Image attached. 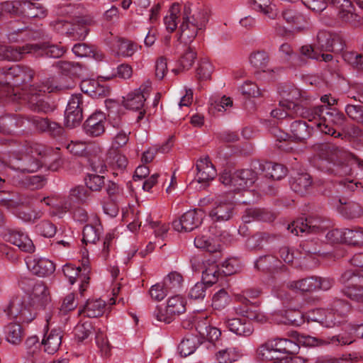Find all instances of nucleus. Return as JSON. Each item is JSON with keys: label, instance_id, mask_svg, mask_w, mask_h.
<instances>
[{"label": "nucleus", "instance_id": "nucleus-11", "mask_svg": "<svg viewBox=\"0 0 363 363\" xmlns=\"http://www.w3.org/2000/svg\"><path fill=\"white\" fill-rule=\"evenodd\" d=\"M149 86H146L143 89L142 87H140L138 89L128 94L123 101L124 106L126 108L139 111L137 117L138 121L144 118L145 111L143 109V106L146 99L149 96Z\"/></svg>", "mask_w": 363, "mask_h": 363}, {"label": "nucleus", "instance_id": "nucleus-23", "mask_svg": "<svg viewBox=\"0 0 363 363\" xmlns=\"http://www.w3.org/2000/svg\"><path fill=\"white\" fill-rule=\"evenodd\" d=\"M306 319H307V313L304 315L299 311L295 310L279 311L273 314V320L278 324L299 325Z\"/></svg>", "mask_w": 363, "mask_h": 363}, {"label": "nucleus", "instance_id": "nucleus-39", "mask_svg": "<svg viewBox=\"0 0 363 363\" xmlns=\"http://www.w3.org/2000/svg\"><path fill=\"white\" fill-rule=\"evenodd\" d=\"M314 127L311 125L309 127L306 122L301 121H294L291 125V137L296 140H303L309 138L311 130Z\"/></svg>", "mask_w": 363, "mask_h": 363}, {"label": "nucleus", "instance_id": "nucleus-40", "mask_svg": "<svg viewBox=\"0 0 363 363\" xmlns=\"http://www.w3.org/2000/svg\"><path fill=\"white\" fill-rule=\"evenodd\" d=\"M242 356V352L235 347L219 350L215 355L218 363H233L238 361Z\"/></svg>", "mask_w": 363, "mask_h": 363}, {"label": "nucleus", "instance_id": "nucleus-1", "mask_svg": "<svg viewBox=\"0 0 363 363\" xmlns=\"http://www.w3.org/2000/svg\"><path fill=\"white\" fill-rule=\"evenodd\" d=\"M290 338H275L270 340L274 347L280 351L284 356L288 354H296L299 350V345L309 347L320 346L330 343L347 345L353 342L352 339L347 340L344 337L333 336L330 340L318 339L310 335L300 334L296 331H291L289 333Z\"/></svg>", "mask_w": 363, "mask_h": 363}, {"label": "nucleus", "instance_id": "nucleus-46", "mask_svg": "<svg viewBox=\"0 0 363 363\" xmlns=\"http://www.w3.org/2000/svg\"><path fill=\"white\" fill-rule=\"evenodd\" d=\"M311 184V177L307 173L299 174L291 181V189L300 194L305 193Z\"/></svg>", "mask_w": 363, "mask_h": 363}, {"label": "nucleus", "instance_id": "nucleus-5", "mask_svg": "<svg viewBox=\"0 0 363 363\" xmlns=\"http://www.w3.org/2000/svg\"><path fill=\"white\" fill-rule=\"evenodd\" d=\"M349 309L347 302L338 299L333 303V312L326 313L323 309H314L307 313V320L318 322L326 328H333L341 322L340 320H337L335 313L337 318H342Z\"/></svg>", "mask_w": 363, "mask_h": 363}, {"label": "nucleus", "instance_id": "nucleus-61", "mask_svg": "<svg viewBox=\"0 0 363 363\" xmlns=\"http://www.w3.org/2000/svg\"><path fill=\"white\" fill-rule=\"evenodd\" d=\"M56 227L50 221L43 220L36 225V232L46 238H51L56 233Z\"/></svg>", "mask_w": 363, "mask_h": 363}, {"label": "nucleus", "instance_id": "nucleus-56", "mask_svg": "<svg viewBox=\"0 0 363 363\" xmlns=\"http://www.w3.org/2000/svg\"><path fill=\"white\" fill-rule=\"evenodd\" d=\"M266 176L274 180L284 178L287 173L286 169L279 164H267L265 167Z\"/></svg>", "mask_w": 363, "mask_h": 363}, {"label": "nucleus", "instance_id": "nucleus-37", "mask_svg": "<svg viewBox=\"0 0 363 363\" xmlns=\"http://www.w3.org/2000/svg\"><path fill=\"white\" fill-rule=\"evenodd\" d=\"M102 227L99 220L96 219L94 224L87 225L83 229L82 241L87 243H96L100 238Z\"/></svg>", "mask_w": 363, "mask_h": 363}, {"label": "nucleus", "instance_id": "nucleus-59", "mask_svg": "<svg viewBox=\"0 0 363 363\" xmlns=\"http://www.w3.org/2000/svg\"><path fill=\"white\" fill-rule=\"evenodd\" d=\"M303 4L309 9L315 12H322L328 4L333 5L334 0H301Z\"/></svg>", "mask_w": 363, "mask_h": 363}, {"label": "nucleus", "instance_id": "nucleus-25", "mask_svg": "<svg viewBox=\"0 0 363 363\" xmlns=\"http://www.w3.org/2000/svg\"><path fill=\"white\" fill-rule=\"evenodd\" d=\"M62 332L60 329H53L47 332L42 340L44 351L48 354H55L62 343Z\"/></svg>", "mask_w": 363, "mask_h": 363}, {"label": "nucleus", "instance_id": "nucleus-12", "mask_svg": "<svg viewBox=\"0 0 363 363\" xmlns=\"http://www.w3.org/2000/svg\"><path fill=\"white\" fill-rule=\"evenodd\" d=\"M37 307L30 301L29 303L22 302L20 298H16L9 305V315L12 317L18 316L23 322L29 323L35 318Z\"/></svg>", "mask_w": 363, "mask_h": 363}, {"label": "nucleus", "instance_id": "nucleus-63", "mask_svg": "<svg viewBox=\"0 0 363 363\" xmlns=\"http://www.w3.org/2000/svg\"><path fill=\"white\" fill-rule=\"evenodd\" d=\"M228 301V296L227 292L220 289L216 292L212 298V306L217 310L224 308Z\"/></svg>", "mask_w": 363, "mask_h": 363}, {"label": "nucleus", "instance_id": "nucleus-49", "mask_svg": "<svg viewBox=\"0 0 363 363\" xmlns=\"http://www.w3.org/2000/svg\"><path fill=\"white\" fill-rule=\"evenodd\" d=\"M196 330L201 337L207 339L209 342L218 340L221 335L219 329L209 325L206 322L198 323Z\"/></svg>", "mask_w": 363, "mask_h": 363}, {"label": "nucleus", "instance_id": "nucleus-3", "mask_svg": "<svg viewBox=\"0 0 363 363\" xmlns=\"http://www.w3.org/2000/svg\"><path fill=\"white\" fill-rule=\"evenodd\" d=\"M55 150L47 148L43 145L35 144L27 149V152L19 159L17 168L23 172H35L39 169L42 164L47 162L50 154Z\"/></svg>", "mask_w": 363, "mask_h": 363}, {"label": "nucleus", "instance_id": "nucleus-16", "mask_svg": "<svg viewBox=\"0 0 363 363\" xmlns=\"http://www.w3.org/2000/svg\"><path fill=\"white\" fill-rule=\"evenodd\" d=\"M82 96L80 94L72 95L68 101L65 110V125L69 128H74L79 125L82 120V109L80 106Z\"/></svg>", "mask_w": 363, "mask_h": 363}, {"label": "nucleus", "instance_id": "nucleus-51", "mask_svg": "<svg viewBox=\"0 0 363 363\" xmlns=\"http://www.w3.org/2000/svg\"><path fill=\"white\" fill-rule=\"evenodd\" d=\"M340 202L342 204L340 211L345 216L354 218L363 215V209L359 203L354 202L342 203L341 200H340Z\"/></svg>", "mask_w": 363, "mask_h": 363}, {"label": "nucleus", "instance_id": "nucleus-15", "mask_svg": "<svg viewBox=\"0 0 363 363\" xmlns=\"http://www.w3.org/2000/svg\"><path fill=\"white\" fill-rule=\"evenodd\" d=\"M201 213L196 210L184 213L179 219L172 222V227L177 232H189L201 223Z\"/></svg>", "mask_w": 363, "mask_h": 363}, {"label": "nucleus", "instance_id": "nucleus-50", "mask_svg": "<svg viewBox=\"0 0 363 363\" xmlns=\"http://www.w3.org/2000/svg\"><path fill=\"white\" fill-rule=\"evenodd\" d=\"M249 62L255 69L264 70L269 62V56L264 51H255L250 54Z\"/></svg>", "mask_w": 363, "mask_h": 363}, {"label": "nucleus", "instance_id": "nucleus-58", "mask_svg": "<svg viewBox=\"0 0 363 363\" xmlns=\"http://www.w3.org/2000/svg\"><path fill=\"white\" fill-rule=\"evenodd\" d=\"M274 347L271 340L261 345L257 350V359L263 362H272L273 356L271 355V349Z\"/></svg>", "mask_w": 363, "mask_h": 363}, {"label": "nucleus", "instance_id": "nucleus-32", "mask_svg": "<svg viewBox=\"0 0 363 363\" xmlns=\"http://www.w3.org/2000/svg\"><path fill=\"white\" fill-rule=\"evenodd\" d=\"M30 52H33V45H28L19 48H14L11 46H1L0 60L17 61L21 58L22 54Z\"/></svg>", "mask_w": 363, "mask_h": 363}, {"label": "nucleus", "instance_id": "nucleus-22", "mask_svg": "<svg viewBox=\"0 0 363 363\" xmlns=\"http://www.w3.org/2000/svg\"><path fill=\"white\" fill-rule=\"evenodd\" d=\"M197 173L194 181L206 186L212 181L216 175V171L208 158H202L196 163Z\"/></svg>", "mask_w": 363, "mask_h": 363}, {"label": "nucleus", "instance_id": "nucleus-31", "mask_svg": "<svg viewBox=\"0 0 363 363\" xmlns=\"http://www.w3.org/2000/svg\"><path fill=\"white\" fill-rule=\"evenodd\" d=\"M138 46L127 39H119L114 44L112 51L118 57H129L137 52Z\"/></svg>", "mask_w": 363, "mask_h": 363}, {"label": "nucleus", "instance_id": "nucleus-64", "mask_svg": "<svg viewBox=\"0 0 363 363\" xmlns=\"http://www.w3.org/2000/svg\"><path fill=\"white\" fill-rule=\"evenodd\" d=\"M152 315L156 320L164 323H169L174 318L172 315L169 314L167 307L162 308L160 306L156 307L152 313Z\"/></svg>", "mask_w": 363, "mask_h": 363}, {"label": "nucleus", "instance_id": "nucleus-24", "mask_svg": "<svg viewBox=\"0 0 363 363\" xmlns=\"http://www.w3.org/2000/svg\"><path fill=\"white\" fill-rule=\"evenodd\" d=\"M28 268L39 277H46L52 274L55 269L54 263L46 258H33L27 262Z\"/></svg>", "mask_w": 363, "mask_h": 363}, {"label": "nucleus", "instance_id": "nucleus-34", "mask_svg": "<svg viewBox=\"0 0 363 363\" xmlns=\"http://www.w3.org/2000/svg\"><path fill=\"white\" fill-rule=\"evenodd\" d=\"M105 306L106 302L101 298L89 299L80 313L89 318H96L103 315Z\"/></svg>", "mask_w": 363, "mask_h": 363}, {"label": "nucleus", "instance_id": "nucleus-9", "mask_svg": "<svg viewBox=\"0 0 363 363\" xmlns=\"http://www.w3.org/2000/svg\"><path fill=\"white\" fill-rule=\"evenodd\" d=\"M342 281L345 285L342 293L352 301L363 303V278L346 271L342 275Z\"/></svg>", "mask_w": 363, "mask_h": 363}, {"label": "nucleus", "instance_id": "nucleus-54", "mask_svg": "<svg viewBox=\"0 0 363 363\" xmlns=\"http://www.w3.org/2000/svg\"><path fill=\"white\" fill-rule=\"evenodd\" d=\"M324 113H325V115H324L323 123L328 124L330 127H331L330 123L337 126H341L344 124L345 118L343 113L335 109L328 108L325 109Z\"/></svg>", "mask_w": 363, "mask_h": 363}, {"label": "nucleus", "instance_id": "nucleus-18", "mask_svg": "<svg viewBox=\"0 0 363 363\" xmlns=\"http://www.w3.org/2000/svg\"><path fill=\"white\" fill-rule=\"evenodd\" d=\"M106 119L104 113L99 111L91 115L84 123L85 133L91 137H99L106 130Z\"/></svg>", "mask_w": 363, "mask_h": 363}, {"label": "nucleus", "instance_id": "nucleus-7", "mask_svg": "<svg viewBox=\"0 0 363 363\" xmlns=\"http://www.w3.org/2000/svg\"><path fill=\"white\" fill-rule=\"evenodd\" d=\"M293 109L296 116H301L313 123V126L315 127L321 133L335 138H338L341 135L340 133H337L334 128L330 127L328 124L323 123L324 112L325 109H328V107L318 106L314 108H307L303 105L301 106L293 105Z\"/></svg>", "mask_w": 363, "mask_h": 363}, {"label": "nucleus", "instance_id": "nucleus-43", "mask_svg": "<svg viewBox=\"0 0 363 363\" xmlns=\"http://www.w3.org/2000/svg\"><path fill=\"white\" fill-rule=\"evenodd\" d=\"M199 345V340L196 335H187L181 341L178 349L182 356L186 357L193 354Z\"/></svg>", "mask_w": 363, "mask_h": 363}, {"label": "nucleus", "instance_id": "nucleus-53", "mask_svg": "<svg viewBox=\"0 0 363 363\" xmlns=\"http://www.w3.org/2000/svg\"><path fill=\"white\" fill-rule=\"evenodd\" d=\"M21 327L17 323H10L6 328V338L11 344L17 345L22 340Z\"/></svg>", "mask_w": 363, "mask_h": 363}, {"label": "nucleus", "instance_id": "nucleus-28", "mask_svg": "<svg viewBox=\"0 0 363 363\" xmlns=\"http://www.w3.org/2000/svg\"><path fill=\"white\" fill-rule=\"evenodd\" d=\"M213 228L203 231V233L196 237L194 239V245L197 248L205 250L210 252H215L220 249L219 242L210 237L211 231Z\"/></svg>", "mask_w": 363, "mask_h": 363}, {"label": "nucleus", "instance_id": "nucleus-17", "mask_svg": "<svg viewBox=\"0 0 363 363\" xmlns=\"http://www.w3.org/2000/svg\"><path fill=\"white\" fill-rule=\"evenodd\" d=\"M239 303L233 306V312L238 315L246 317L248 320H255L258 323H264L267 318L264 313L259 311L255 306L249 305L250 301L245 298H238Z\"/></svg>", "mask_w": 363, "mask_h": 363}, {"label": "nucleus", "instance_id": "nucleus-8", "mask_svg": "<svg viewBox=\"0 0 363 363\" xmlns=\"http://www.w3.org/2000/svg\"><path fill=\"white\" fill-rule=\"evenodd\" d=\"M255 172L251 169H242L233 173L224 172L220 177V182L233 192L246 191L255 183Z\"/></svg>", "mask_w": 363, "mask_h": 363}, {"label": "nucleus", "instance_id": "nucleus-47", "mask_svg": "<svg viewBox=\"0 0 363 363\" xmlns=\"http://www.w3.org/2000/svg\"><path fill=\"white\" fill-rule=\"evenodd\" d=\"M166 307L169 311V314L175 318L185 312L186 301L183 297L176 295L168 298Z\"/></svg>", "mask_w": 363, "mask_h": 363}, {"label": "nucleus", "instance_id": "nucleus-6", "mask_svg": "<svg viewBox=\"0 0 363 363\" xmlns=\"http://www.w3.org/2000/svg\"><path fill=\"white\" fill-rule=\"evenodd\" d=\"M353 157L345 150L335 149L327 159H320L318 167L323 171L334 172L340 175L350 174L352 171Z\"/></svg>", "mask_w": 363, "mask_h": 363}, {"label": "nucleus", "instance_id": "nucleus-60", "mask_svg": "<svg viewBox=\"0 0 363 363\" xmlns=\"http://www.w3.org/2000/svg\"><path fill=\"white\" fill-rule=\"evenodd\" d=\"M85 184L86 187L91 191H100L104 185V177L96 174H89L85 179Z\"/></svg>", "mask_w": 363, "mask_h": 363}, {"label": "nucleus", "instance_id": "nucleus-13", "mask_svg": "<svg viewBox=\"0 0 363 363\" xmlns=\"http://www.w3.org/2000/svg\"><path fill=\"white\" fill-rule=\"evenodd\" d=\"M62 271L71 284L80 281L79 290L81 293L86 290V286L89 279V273L90 269L85 262L83 263L82 268L74 267L72 264H66L63 266Z\"/></svg>", "mask_w": 363, "mask_h": 363}, {"label": "nucleus", "instance_id": "nucleus-26", "mask_svg": "<svg viewBox=\"0 0 363 363\" xmlns=\"http://www.w3.org/2000/svg\"><path fill=\"white\" fill-rule=\"evenodd\" d=\"M80 87L83 92L91 97L105 96L109 92V89L107 86L101 84L98 80L94 79L83 80Z\"/></svg>", "mask_w": 363, "mask_h": 363}, {"label": "nucleus", "instance_id": "nucleus-44", "mask_svg": "<svg viewBox=\"0 0 363 363\" xmlns=\"http://www.w3.org/2000/svg\"><path fill=\"white\" fill-rule=\"evenodd\" d=\"M106 162L114 169L123 171L128 164L127 158L115 150H110L106 158Z\"/></svg>", "mask_w": 363, "mask_h": 363}, {"label": "nucleus", "instance_id": "nucleus-27", "mask_svg": "<svg viewBox=\"0 0 363 363\" xmlns=\"http://www.w3.org/2000/svg\"><path fill=\"white\" fill-rule=\"evenodd\" d=\"M184 6L179 4H174L169 9L164 18L166 29L172 33L175 30L179 21H183V9Z\"/></svg>", "mask_w": 363, "mask_h": 363}, {"label": "nucleus", "instance_id": "nucleus-14", "mask_svg": "<svg viewBox=\"0 0 363 363\" xmlns=\"http://www.w3.org/2000/svg\"><path fill=\"white\" fill-rule=\"evenodd\" d=\"M333 6L337 9L339 19L352 26L357 27L361 23V18L355 13L350 0H334Z\"/></svg>", "mask_w": 363, "mask_h": 363}, {"label": "nucleus", "instance_id": "nucleus-30", "mask_svg": "<svg viewBox=\"0 0 363 363\" xmlns=\"http://www.w3.org/2000/svg\"><path fill=\"white\" fill-rule=\"evenodd\" d=\"M9 241L13 245L17 246L20 250L27 252L34 251V245L27 234L20 232H11L8 238Z\"/></svg>", "mask_w": 363, "mask_h": 363}, {"label": "nucleus", "instance_id": "nucleus-38", "mask_svg": "<svg viewBox=\"0 0 363 363\" xmlns=\"http://www.w3.org/2000/svg\"><path fill=\"white\" fill-rule=\"evenodd\" d=\"M63 47L44 43L41 45H33V52L45 55L50 57L57 58L63 55L65 53Z\"/></svg>", "mask_w": 363, "mask_h": 363}, {"label": "nucleus", "instance_id": "nucleus-21", "mask_svg": "<svg viewBox=\"0 0 363 363\" xmlns=\"http://www.w3.org/2000/svg\"><path fill=\"white\" fill-rule=\"evenodd\" d=\"M288 230L292 234L299 235L300 233L318 232L323 230V226L319 220L301 218L289 225Z\"/></svg>", "mask_w": 363, "mask_h": 363}, {"label": "nucleus", "instance_id": "nucleus-19", "mask_svg": "<svg viewBox=\"0 0 363 363\" xmlns=\"http://www.w3.org/2000/svg\"><path fill=\"white\" fill-rule=\"evenodd\" d=\"M233 202L222 196L217 199L209 216L214 221H225L233 216Z\"/></svg>", "mask_w": 363, "mask_h": 363}, {"label": "nucleus", "instance_id": "nucleus-52", "mask_svg": "<svg viewBox=\"0 0 363 363\" xmlns=\"http://www.w3.org/2000/svg\"><path fill=\"white\" fill-rule=\"evenodd\" d=\"M283 18L289 24H291L296 30H301L304 28L303 23L304 17L291 9H286L282 13Z\"/></svg>", "mask_w": 363, "mask_h": 363}, {"label": "nucleus", "instance_id": "nucleus-4", "mask_svg": "<svg viewBox=\"0 0 363 363\" xmlns=\"http://www.w3.org/2000/svg\"><path fill=\"white\" fill-rule=\"evenodd\" d=\"M57 89V86L54 84L52 80H48L40 87L33 85L28 89H23L22 93L18 90L15 91L14 97L15 99H23L26 101L34 111H44L46 105L43 100V93H50Z\"/></svg>", "mask_w": 363, "mask_h": 363}, {"label": "nucleus", "instance_id": "nucleus-29", "mask_svg": "<svg viewBox=\"0 0 363 363\" xmlns=\"http://www.w3.org/2000/svg\"><path fill=\"white\" fill-rule=\"evenodd\" d=\"M30 301L36 306H44L50 300L47 287L42 283H35L30 295Z\"/></svg>", "mask_w": 363, "mask_h": 363}, {"label": "nucleus", "instance_id": "nucleus-42", "mask_svg": "<svg viewBox=\"0 0 363 363\" xmlns=\"http://www.w3.org/2000/svg\"><path fill=\"white\" fill-rule=\"evenodd\" d=\"M23 71L17 65H12L6 70L0 69V84H10L16 78L23 79Z\"/></svg>", "mask_w": 363, "mask_h": 363}, {"label": "nucleus", "instance_id": "nucleus-10", "mask_svg": "<svg viewBox=\"0 0 363 363\" xmlns=\"http://www.w3.org/2000/svg\"><path fill=\"white\" fill-rule=\"evenodd\" d=\"M233 307L228 311L226 317L224 318L225 326L232 333L241 336H249L254 330L252 323L245 316L238 315L233 312Z\"/></svg>", "mask_w": 363, "mask_h": 363}, {"label": "nucleus", "instance_id": "nucleus-55", "mask_svg": "<svg viewBox=\"0 0 363 363\" xmlns=\"http://www.w3.org/2000/svg\"><path fill=\"white\" fill-rule=\"evenodd\" d=\"M183 283L182 276L176 272L169 273L164 280V285L168 291H177Z\"/></svg>", "mask_w": 363, "mask_h": 363}, {"label": "nucleus", "instance_id": "nucleus-36", "mask_svg": "<svg viewBox=\"0 0 363 363\" xmlns=\"http://www.w3.org/2000/svg\"><path fill=\"white\" fill-rule=\"evenodd\" d=\"M330 239L333 238L335 242H343L349 245H355V228L353 229L345 228L343 230L335 229L327 234Z\"/></svg>", "mask_w": 363, "mask_h": 363}, {"label": "nucleus", "instance_id": "nucleus-20", "mask_svg": "<svg viewBox=\"0 0 363 363\" xmlns=\"http://www.w3.org/2000/svg\"><path fill=\"white\" fill-rule=\"evenodd\" d=\"M317 47L321 51L339 52L343 48L340 38L327 31H320L317 35Z\"/></svg>", "mask_w": 363, "mask_h": 363}, {"label": "nucleus", "instance_id": "nucleus-35", "mask_svg": "<svg viewBox=\"0 0 363 363\" xmlns=\"http://www.w3.org/2000/svg\"><path fill=\"white\" fill-rule=\"evenodd\" d=\"M316 277H311L287 284V287L294 291L311 292L317 290Z\"/></svg>", "mask_w": 363, "mask_h": 363}, {"label": "nucleus", "instance_id": "nucleus-33", "mask_svg": "<svg viewBox=\"0 0 363 363\" xmlns=\"http://www.w3.org/2000/svg\"><path fill=\"white\" fill-rule=\"evenodd\" d=\"M221 273L218 265L213 261H206L203 263V270L202 272V281L209 286L216 284Z\"/></svg>", "mask_w": 363, "mask_h": 363}, {"label": "nucleus", "instance_id": "nucleus-45", "mask_svg": "<svg viewBox=\"0 0 363 363\" xmlns=\"http://www.w3.org/2000/svg\"><path fill=\"white\" fill-rule=\"evenodd\" d=\"M280 94L282 97L281 101H285L286 106L289 110H294L293 105L296 106H301L303 105L298 102V101L301 100V93L297 88L291 87L288 90H282Z\"/></svg>", "mask_w": 363, "mask_h": 363}, {"label": "nucleus", "instance_id": "nucleus-2", "mask_svg": "<svg viewBox=\"0 0 363 363\" xmlns=\"http://www.w3.org/2000/svg\"><path fill=\"white\" fill-rule=\"evenodd\" d=\"M207 23L206 13L198 11L191 15L189 7L184 6L183 9V21L179 27V39L184 43H191L199 32L202 30Z\"/></svg>", "mask_w": 363, "mask_h": 363}, {"label": "nucleus", "instance_id": "nucleus-57", "mask_svg": "<svg viewBox=\"0 0 363 363\" xmlns=\"http://www.w3.org/2000/svg\"><path fill=\"white\" fill-rule=\"evenodd\" d=\"M93 333V326L90 321L79 323L74 328V335L79 341L87 339Z\"/></svg>", "mask_w": 363, "mask_h": 363}, {"label": "nucleus", "instance_id": "nucleus-48", "mask_svg": "<svg viewBox=\"0 0 363 363\" xmlns=\"http://www.w3.org/2000/svg\"><path fill=\"white\" fill-rule=\"evenodd\" d=\"M232 106L233 101L230 97H213L210 100L209 111L213 114L223 113Z\"/></svg>", "mask_w": 363, "mask_h": 363}, {"label": "nucleus", "instance_id": "nucleus-62", "mask_svg": "<svg viewBox=\"0 0 363 363\" xmlns=\"http://www.w3.org/2000/svg\"><path fill=\"white\" fill-rule=\"evenodd\" d=\"M213 71V65L208 61H202L197 68V77L201 80H207L211 78Z\"/></svg>", "mask_w": 363, "mask_h": 363}, {"label": "nucleus", "instance_id": "nucleus-41", "mask_svg": "<svg viewBox=\"0 0 363 363\" xmlns=\"http://www.w3.org/2000/svg\"><path fill=\"white\" fill-rule=\"evenodd\" d=\"M22 11L24 15L30 18H44L46 16V10L40 3L24 2L21 4Z\"/></svg>", "mask_w": 363, "mask_h": 363}]
</instances>
